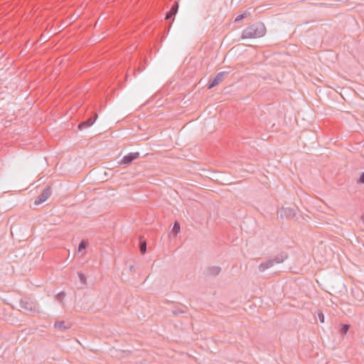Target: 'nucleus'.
Wrapping results in <instances>:
<instances>
[{
	"label": "nucleus",
	"instance_id": "14",
	"mask_svg": "<svg viewBox=\"0 0 364 364\" xmlns=\"http://www.w3.org/2000/svg\"><path fill=\"white\" fill-rule=\"evenodd\" d=\"M88 246V242L82 240L80 241V242L78 245L77 250L78 252H82V250H85Z\"/></svg>",
	"mask_w": 364,
	"mask_h": 364
},
{
	"label": "nucleus",
	"instance_id": "21",
	"mask_svg": "<svg viewBox=\"0 0 364 364\" xmlns=\"http://www.w3.org/2000/svg\"><path fill=\"white\" fill-rule=\"evenodd\" d=\"M65 296V293L64 291H61L56 295V299L59 301H61Z\"/></svg>",
	"mask_w": 364,
	"mask_h": 364
},
{
	"label": "nucleus",
	"instance_id": "17",
	"mask_svg": "<svg viewBox=\"0 0 364 364\" xmlns=\"http://www.w3.org/2000/svg\"><path fill=\"white\" fill-rule=\"evenodd\" d=\"M250 15V12L249 11H245L243 14L237 16L236 18H235V22H238L240 21H242L243 18H245V17H247V16Z\"/></svg>",
	"mask_w": 364,
	"mask_h": 364
},
{
	"label": "nucleus",
	"instance_id": "18",
	"mask_svg": "<svg viewBox=\"0 0 364 364\" xmlns=\"http://www.w3.org/2000/svg\"><path fill=\"white\" fill-rule=\"evenodd\" d=\"M178 7H179L178 2L175 1L173 4V5H172V6H171V8L170 9V11H171V14H173V15H176L177 14V12H178Z\"/></svg>",
	"mask_w": 364,
	"mask_h": 364
},
{
	"label": "nucleus",
	"instance_id": "4",
	"mask_svg": "<svg viewBox=\"0 0 364 364\" xmlns=\"http://www.w3.org/2000/svg\"><path fill=\"white\" fill-rule=\"evenodd\" d=\"M139 156V152H130L123 156V158L119 161V164L124 166H128L132 163L133 161L138 159Z\"/></svg>",
	"mask_w": 364,
	"mask_h": 364
},
{
	"label": "nucleus",
	"instance_id": "7",
	"mask_svg": "<svg viewBox=\"0 0 364 364\" xmlns=\"http://www.w3.org/2000/svg\"><path fill=\"white\" fill-rule=\"evenodd\" d=\"M97 118V114L95 112L93 114V115L92 117H89L88 119H85V121L81 122L77 126L78 129L80 130H82L84 128H87V127H91L94 124V122L96 121Z\"/></svg>",
	"mask_w": 364,
	"mask_h": 364
},
{
	"label": "nucleus",
	"instance_id": "24",
	"mask_svg": "<svg viewBox=\"0 0 364 364\" xmlns=\"http://www.w3.org/2000/svg\"><path fill=\"white\" fill-rule=\"evenodd\" d=\"M136 266H135V265H134V264L130 265V266L129 267V270L131 272H134L136 271Z\"/></svg>",
	"mask_w": 364,
	"mask_h": 364
},
{
	"label": "nucleus",
	"instance_id": "11",
	"mask_svg": "<svg viewBox=\"0 0 364 364\" xmlns=\"http://www.w3.org/2000/svg\"><path fill=\"white\" fill-rule=\"evenodd\" d=\"M288 258V254L285 252H281L279 255L272 258L274 264H280Z\"/></svg>",
	"mask_w": 364,
	"mask_h": 364
},
{
	"label": "nucleus",
	"instance_id": "19",
	"mask_svg": "<svg viewBox=\"0 0 364 364\" xmlns=\"http://www.w3.org/2000/svg\"><path fill=\"white\" fill-rule=\"evenodd\" d=\"M77 275L79 277V279H80V281L81 284H83V285H85L86 284V281H87L85 275L83 273L80 272H77Z\"/></svg>",
	"mask_w": 364,
	"mask_h": 364
},
{
	"label": "nucleus",
	"instance_id": "5",
	"mask_svg": "<svg viewBox=\"0 0 364 364\" xmlns=\"http://www.w3.org/2000/svg\"><path fill=\"white\" fill-rule=\"evenodd\" d=\"M228 74V72H220L214 77L213 79L210 80L208 84V89H212L221 82L224 77Z\"/></svg>",
	"mask_w": 364,
	"mask_h": 364
},
{
	"label": "nucleus",
	"instance_id": "8",
	"mask_svg": "<svg viewBox=\"0 0 364 364\" xmlns=\"http://www.w3.org/2000/svg\"><path fill=\"white\" fill-rule=\"evenodd\" d=\"M71 325L68 323H66L64 321H55L54 323V327L60 331L61 332H65L70 328Z\"/></svg>",
	"mask_w": 364,
	"mask_h": 364
},
{
	"label": "nucleus",
	"instance_id": "23",
	"mask_svg": "<svg viewBox=\"0 0 364 364\" xmlns=\"http://www.w3.org/2000/svg\"><path fill=\"white\" fill-rule=\"evenodd\" d=\"M318 319L321 323L324 322V315L323 313H321V312L318 313Z\"/></svg>",
	"mask_w": 364,
	"mask_h": 364
},
{
	"label": "nucleus",
	"instance_id": "9",
	"mask_svg": "<svg viewBox=\"0 0 364 364\" xmlns=\"http://www.w3.org/2000/svg\"><path fill=\"white\" fill-rule=\"evenodd\" d=\"M274 262L272 259H269L265 262H262L259 265V270L261 272H264L266 269L273 267L274 265Z\"/></svg>",
	"mask_w": 364,
	"mask_h": 364
},
{
	"label": "nucleus",
	"instance_id": "2",
	"mask_svg": "<svg viewBox=\"0 0 364 364\" xmlns=\"http://www.w3.org/2000/svg\"><path fill=\"white\" fill-rule=\"evenodd\" d=\"M20 307L25 313H39V306L36 301L31 298L25 297L19 301Z\"/></svg>",
	"mask_w": 364,
	"mask_h": 364
},
{
	"label": "nucleus",
	"instance_id": "22",
	"mask_svg": "<svg viewBox=\"0 0 364 364\" xmlns=\"http://www.w3.org/2000/svg\"><path fill=\"white\" fill-rule=\"evenodd\" d=\"M358 183L364 184V171L360 173Z\"/></svg>",
	"mask_w": 364,
	"mask_h": 364
},
{
	"label": "nucleus",
	"instance_id": "15",
	"mask_svg": "<svg viewBox=\"0 0 364 364\" xmlns=\"http://www.w3.org/2000/svg\"><path fill=\"white\" fill-rule=\"evenodd\" d=\"M176 15H173V14H171V11L169 10L168 12L166 13V19L170 20L171 19V21L169 23L168 26V30L170 29V27L171 26V24L173 23L174 21V17Z\"/></svg>",
	"mask_w": 364,
	"mask_h": 364
},
{
	"label": "nucleus",
	"instance_id": "6",
	"mask_svg": "<svg viewBox=\"0 0 364 364\" xmlns=\"http://www.w3.org/2000/svg\"><path fill=\"white\" fill-rule=\"evenodd\" d=\"M278 213L279 214L281 218H293L296 216V211L294 208H282L278 211Z\"/></svg>",
	"mask_w": 364,
	"mask_h": 364
},
{
	"label": "nucleus",
	"instance_id": "16",
	"mask_svg": "<svg viewBox=\"0 0 364 364\" xmlns=\"http://www.w3.org/2000/svg\"><path fill=\"white\" fill-rule=\"evenodd\" d=\"M350 328V325L349 324H342L341 328H340V333L342 334V335H345L347 333V332L348 331Z\"/></svg>",
	"mask_w": 364,
	"mask_h": 364
},
{
	"label": "nucleus",
	"instance_id": "13",
	"mask_svg": "<svg viewBox=\"0 0 364 364\" xmlns=\"http://www.w3.org/2000/svg\"><path fill=\"white\" fill-rule=\"evenodd\" d=\"M147 244L145 240L141 238L139 239V251L141 255H144L146 252Z\"/></svg>",
	"mask_w": 364,
	"mask_h": 364
},
{
	"label": "nucleus",
	"instance_id": "1",
	"mask_svg": "<svg viewBox=\"0 0 364 364\" xmlns=\"http://www.w3.org/2000/svg\"><path fill=\"white\" fill-rule=\"evenodd\" d=\"M266 33V28L263 23L257 22L249 26L242 33V38H259Z\"/></svg>",
	"mask_w": 364,
	"mask_h": 364
},
{
	"label": "nucleus",
	"instance_id": "12",
	"mask_svg": "<svg viewBox=\"0 0 364 364\" xmlns=\"http://www.w3.org/2000/svg\"><path fill=\"white\" fill-rule=\"evenodd\" d=\"M180 230V223L177 220H176L171 230V234L173 235V237H176L178 235V233H179Z\"/></svg>",
	"mask_w": 364,
	"mask_h": 364
},
{
	"label": "nucleus",
	"instance_id": "3",
	"mask_svg": "<svg viewBox=\"0 0 364 364\" xmlns=\"http://www.w3.org/2000/svg\"><path fill=\"white\" fill-rule=\"evenodd\" d=\"M52 190L50 186H47L41 192V193L36 198L34 201L35 205H38L45 202L51 195Z\"/></svg>",
	"mask_w": 364,
	"mask_h": 364
},
{
	"label": "nucleus",
	"instance_id": "10",
	"mask_svg": "<svg viewBox=\"0 0 364 364\" xmlns=\"http://www.w3.org/2000/svg\"><path fill=\"white\" fill-rule=\"evenodd\" d=\"M221 272V268L218 266L210 267L206 269V274L208 276L216 277Z\"/></svg>",
	"mask_w": 364,
	"mask_h": 364
},
{
	"label": "nucleus",
	"instance_id": "20",
	"mask_svg": "<svg viewBox=\"0 0 364 364\" xmlns=\"http://www.w3.org/2000/svg\"><path fill=\"white\" fill-rule=\"evenodd\" d=\"M173 314L174 315H178V314H184L185 311L179 308H177V307H174L171 310Z\"/></svg>",
	"mask_w": 364,
	"mask_h": 364
}]
</instances>
